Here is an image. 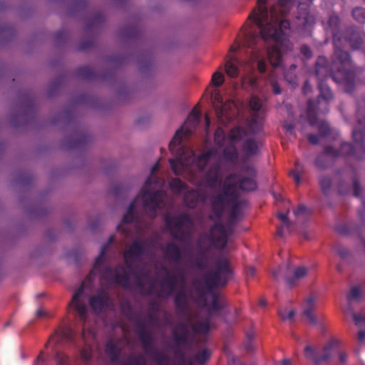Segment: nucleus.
I'll return each instance as SVG.
<instances>
[{
    "label": "nucleus",
    "mask_w": 365,
    "mask_h": 365,
    "mask_svg": "<svg viewBox=\"0 0 365 365\" xmlns=\"http://www.w3.org/2000/svg\"><path fill=\"white\" fill-rule=\"evenodd\" d=\"M237 175L230 173L225 177L220 192L210 196V207L214 216L220 220L223 216L227 207L231 206L228 215V224L215 222L208 232L202 233L196 243L197 252L192 259V264L199 270L208 267V254L212 248L223 250L227 245L228 237L234 232V225L242 217V210L248 206V201L240 199L237 185L229 181Z\"/></svg>",
    "instance_id": "f257e3e1"
},
{
    "label": "nucleus",
    "mask_w": 365,
    "mask_h": 365,
    "mask_svg": "<svg viewBox=\"0 0 365 365\" xmlns=\"http://www.w3.org/2000/svg\"><path fill=\"white\" fill-rule=\"evenodd\" d=\"M200 113L192 110L184 125L178 129L170 142L169 149L175 159H169L170 168L175 175H183L188 165L193 163L200 172H204L208 164L214 162L205 173V185L214 189L221 184V165L217 149L211 148L195 157L193 151L187 147L180 146L183 135L192 133L199 122Z\"/></svg>",
    "instance_id": "f03ea898"
},
{
    "label": "nucleus",
    "mask_w": 365,
    "mask_h": 365,
    "mask_svg": "<svg viewBox=\"0 0 365 365\" xmlns=\"http://www.w3.org/2000/svg\"><path fill=\"white\" fill-rule=\"evenodd\" d=\"M267 0H258L257 6L249 15L259 29V35L247 33L245 36V44L253 52L259 51V44L268 40L283 46L289 43L288 31L289 21L281 18L287 14L294 4V0H278L277 4L272 6L270 11L266 6Z\"/></svg>",
    "instance_id": "7ed1b4c3"
},
{
    "label": "nucleus",
    "mask_w": 365,
    "mask_h": 365,
    "mask_svg": "<svg viewBox=\"0 0 365 365\" xmlns=\"http://www.w3.org/2000/svg\"><path fill=\"white\" fill-rule=\"evenodd\" d=\"M315 74L318 82L331 78L338 83L346 85V91L354 90L356 74L353 70L352 61L349 52L341 48H334L331 66L324 56H319L315 63Z\"/></svg>",
    "instance_id": "20e7f679"
},
{
    "label": "nucleus",
    "mask_w": 365,
    "mask_h": 365,
    "mask_svg": "<svg viewBox=\"0 0 365 365\" xmlns=\"http://www.w3.org/2000/svg\"><path fill=\"white\" fill-rule=\"evenodd\" d=\"M356 115L358 125L352 131V137L356 146L346 142L342 143L339 149H336L331 145L326 146L324 152L318 155L315 160V165L317 167L321 169L327 168L329 165L328 157H331L333 159L344 157L353 158L356 160H359L361 158L360 151L365 153V115L359 109Z\"/></svg>",
    "instance_id": "39448f33"
},
{
    "label": "nucleus",
    "mask_w": 365,
    "mask_h": 365,
    "mask_svg": "<svg viewBox=\"0 0 365 365\" xmlns=\"http://www.w3.org/2000/svg\"><path fill=\"white\" fill-rule=\"evenodd\" d=\"M213 269L207 272L203 276L204 284L209 292L214 289L225 287L231 279L232 269L229 259L225 257L216 259ZM226 305L222 297L219 294L212 293V301L207 307L208 317L218 315L219 312Z\"/></svg>",
    "instance_id": "423d86ee"
},
{
    "label": "nucleus",
    "mask_w": 365,
    "mask_h": 365,
    "mask_svg": "<svg viewBox=\"0 0 365 365\" xmlns=\"http://www.w3.org/2000/svg\"><path fill=\"white\" fill-rule=\"evenodd\" d=\"M113 240L114 236H110L108 242L101 247V252L95 260L93 269L86 276V279L91 281L95 275V271H96L100 273L101 281H105L110 284H115L125 289H129L131 287L130 275L126 272L125 267L123 265L118 264L113 269L110 266L105 264V256L107 249Z\"/></svg>",
    "instance_id": "0eeeda50"
},
{
    "label": "nucleus",
    "mask_w": 365,
    "mask_h": 365,
    "mask_svg": "<svg viewBox=\"0 0 365 365\" xmlns=\"http://www.w3.org/2000/svg\"><path fill=\"white\" fill-rule=\"evenodd\" d=\"M160 168V164L157 162L150 170V175L145 182L144 186L140 190L144 209L148 212L150 217H156L157 210L164 207L166 193L162 190H153L163 185V180L155 175Z\"/></svg>",
    "instance_id": "6e6552de"
},
{
    "label": "nucleus",
    "mask_w": 365,
    "mask_h": 365,
    "mask_svg": "<svg viewBox=\"0 0 365 365\" xmlns=\"http://www.w3.org/2000/svg\"><path fill=\"white\" fill-rule=\"evenodd\" d=\"M328 26L332 34L334 48H341L343 41L350 43L354 49H358L363 43V38L358 31L353 27L346 29L345 36L340 29V19L336 14H331L328 21Z\"/></svg>",
    "instance_id": "1a4fd4ad"
},
{
    "label": "nucleus",
    "mask_w": 365,
    "mask_h": 365,
    "mask_svg": "<svg viewBox=\"0 0 365 365\" xmlns=\"http://www.w3.org/2000/svg\"><path fill=\"white\" fill-rule=\"evenodd\" d=\"M164 223L173 239L182 241L185 238L183 227H192V220L186 212H182L178 215L166 214L164 216Z\"/></svg>",
    "instance_id": "9d476101"
},
{
    "label": "nucleus",
    "mask_w": 365,
    "mask_h": 365,
    "mask_svg": "<svg viewBox=\"0 0 365 365\" xmlns=\"http://www.w3.org/2000/svg\"><path fill=\"white\" fill-rule=\"evenodd\" d=\"M307 271L305 267L292 268L291 264L287 262L286 265L279 266L273 270L272 276L276 280L283 278L289 287H293L298 284L300 279L307 276Z\"/></svg>",
    "instance_id": "9b49d317"
},
{
    "label": "nucleus",
    "mask_w": 365,
    "mask_h": 365,
    "mask_svg": "<svg viewBox=\"0 0 365 365\" xmlns=\"http://www.w3.org/2000/svg\"><path fill=\"white\" fill-rule=\"evenodd\" d=\"M337 351L338 341L335 339L330 340L320 351H315L310 346L304 348L306 358L312 360L314 365H328L334 353Z\"/></svg>",
    "instance_id": "f8f14e48"
},
{
    "label": "nucleus",
    "mask_w": 365,
    "mask_h": 365,
    "mask_svg": "<svg viewBox=\"0 0 365 365\" xmlns=\"http://www.w3.org/2000/svg\"><path fill=\"white\" fill-rule=\"evenodd\" d=\"M145 252V247L141 240H135L123 252V259L126 268L133 270L134 263L140 260Z\"/></svg>",
    "instance_id": "ddd939ff"
},
{
    "label": "nucleus",
    "mask_w": 365,
    "mask_h": 365,
    "mask_svg": "<svg viewBox=\"0 0 365 365\" xmlns=\"http://www.w3.org/2000/svg\"><path fill=\"white\" fill-rule=\"evenodd\" d=\"M307 118L311 126H318L319 135L322 137H326L330 134V128L327 122H318L317 105L314 100H309L307 108Z\"/></svg>",
    "instance_id": "4468645a"
},
{
    "label": "nucleus",
    "mask_w": 365,
    "mask_h": 365,
    "mask_svg": "<svg viewBox=\"0 0 365 365\" xmlns=\"http://www.w3.org/2000/svg\"><path fill=\"white\" fill-rule=\"evenodd\" d=\"M174 304L178 317L180 319H188L190 322V313L187 293L185 289L177 292L174 297Z\"/></svg>",
    "instance_id": "2eb2a0df"
},
{
    "label": "nucleus",
    "mask_w": 365,
    "mask_h": 365,
    "mask_svg": "<svg viewBox=\"0 0 365 365\" xmlns=\"http://www.w3.org/2000/svg\"><path fill=\"white\" fill-rule=\"evenodd\" d=\"M84 289L85 285L84 283L82 282L81 286L73 294L72 299L68 304L70 307H73L75 309L80 319L83 321H85L87 317V307L82 299Z\"/></svg>",
    "instance_id": "dca6fc26"
},
{
    "label": "nucleus",
    "mask_w": 365,
    "mask_h": 365,
    "mask_svg": "<svg viewBox=\"0 0 365 365\" xmlns=\"http://www.w3.org/2000/svg\"><path fill=\"white\" fill-rule=\"evenodd\" d=\"M74 332L69 327H62L58 328L55 333L51 335L48 341L46 343L45 347L47 348L48 344L51 341L56 344H61L66 342H73Z\"/></svg>",
    "instance_id": "f3484780"
},
{
    "label": "nucleus",
    "mask_w": 365,
    "mask_h": 365,
    "mask_svg": "<svg viewBox=\"0 0 365 365\" xmlns=\"http://www.w3.org/2000/svg\"><path fill=\"white\" fill-rule=\"evenodd\" d=\"M110 302L108 294L103 289H99L96 295L89 299V305L96 312H101Z\"/></svg>",
    "instance_id": "a211bd4d"
},
{
    "label": "nucleus",
    "mask_w": 365,
    "mask_h": 365,
    "mask_svg": "<svg viewBox=\"0 0 365 365\" xmlns=\"http://www.w3.org/2000/svg\"><path fill=\"white\" fill-rule=\"evenodd\" d=\"M186 322H180L177 324L175 329L173 331V336L175 342L178 345L187 346L189 344V321L185 319Z\"/></svg>",
    "instance_id": "6ab92c4d"
},
{
    "label": "nucleus",
    "mask_w": 365,
    "mask_h": 365,
    "mask_svg": "<svg viewBox=\"0 0 365 365\" xmlns=\"http://www.w3.org/2000/svg\"><path fill=\"white\" fill-rule=\"evenodd\" d=\"M235 174L237 177L231 179L229 182L235 183L237 190L240 189L244 192H252L257 189L256 176H240L239 174Z\"/></svg>",
    "instance_id": "aec40b11"
},
{
    "label": "nucleus",
    "mask_w": 365,
    "mask_h": 365,
    "mask_svg": "<svg viewBox=\"0 0 365 365\" xmlns=\"http://www.w3.org/2000/svg\"><path fill=\"white\" fill-rule=\"evenodd\" d=\"M207 200L205 193L200 190L192 189L184 195L185 205L191 209L195 208L199 202H205Z\"/></svg>",
    "instance_id": "412c9836"
},
{
    "label": "nucleus",
    "mask_w": 365,
    "mask_h": 365,
    "mask_svg": "<svg viewBox=\"0 0 365 365\" xmlns=\"http://www.w3.org/2000/svg\"><path fill=\"white\" fill-rule=\"evenodd\" d=\"M138 336L141 341L143 349L145 353H151L155 348L154 338L153 334L147 330V329H139L138 330Z\"/></svg>",
    "instance_id": "4be33fe9"
},
{
    "label": "nucleus",
    "mask_w": 365,
    "mask_h": 365,
    "mask_svg": "<svg viewBox=\"0 0 365 365\" xmlns=\"http://www.w3.org/2000/svg\"><path fill=\"white\" fill-rule=\"evenodd\" d=\"M276 44L275 46L269 47L267 50V58L273 67H278L282 63V52L279 47L282 48H287L288 47V43L284 44L283 46L277 43Z\"/></svg>",
    "instance_id": "5701e85b"
},
{
    "label": "nucleus",
    "mask_w": 365,
    "mask_h": 365,
    "mask_svg": "<svg viewBox=\"0 0 365 365\" xmlns=\"http://www.w3.org/2000/svg\"><path fill=\"white\" fill-rule=\"evenodd\" d=\"M163 252L168 259L175 263H178L181 260L180 248L173 242H168L164 247Z\"/></svg>",
    "instance_id": "b1692460"
},
{
    "label": "nucleus",
    "mask_w": 365,
    "mask_h": 365,
    "mask_svg": "<svg viewBox=\"0 0 365 365\" xmlns=\"http://www.w3.org/2000/svg\"><path fill=\"white\" fill-rule=\"evenodd\" d=\"M91 136L85 133H76L65 141V145L68 149L78 148L90 141Z\"/></svg>",
    "instance_id": "393cba45"
},
{
    "label": "nucleus",
    "mask_w": 365,
    "mask_h": 365,
    "mask_svg": "<svg viewBox=\"0 0 365 365\" xmlns=\"http://www.w3.org/2000/svg\"><path fill=\"white\" fill-rule=\"evenodd\" d=\"M177 282V278L175 275L168 274L166 278L160 282L162 294H158V296H163V294L166 297L170 296L175 289Z\"/></svg>",
    "instance_id": "a878e982"
},
{
    "label": "nucleus",
    "mask_w": 365,
    "mask_h": 365,
    "mask_svg": "<svg viewBox=\"0 0 365 365\" xmlns=\"http://www.w3.org/2000/svg\"><path fill=\"white\" fill-rule=\"evenodd\" d=\"M135 277V284L137 287V288L139 289L140 292L143 295L150 296L153 292L154 286L153 284L151 285L150 289L147 291H145V284L143 279L140 278V276H143L145 277H148V273L145 272L144 273L142 270H137L136 269L133 268V270H129Z\"/></svg>",
    "instance_id": "bb28decb"
},
{
    "label": "nucleus",
    "mask_w": 365,
    "mask_h": 365,
    "mask_svg": "<svg viewBox=\"0 0 365 365\" xmlns=\"http://www.w3.org/2000/svg\"><path fill=\"white\" fill-rule=\"evenodd\" d=\"M315 308V299L313 297H309L307 299L305 306L303 310V316L306 317L308 322L313 325L317 324V320L316 317L313 314V311Z\"/></svg>",
    "instance_id": "cd10ccee"
},
{
    "label": "nucleus",
    "mask_w": 365,
    "mask_h": 365,
    "mask_svg": "<svg viewBox=\"0 0 365 365\" xmlns=\"http://www.w3.org/2000/svg\"><path fill=\"white\" fill-rule=\"evenodd\" d=\"M105 352L108 356L110 361L115 363L120 359L121 349L113 340H108L106 344Z\"/></svg>",
    "instance_id": "c85d7f7f"
},
{
    "label": "nucleus",
    "mask_w": 365,
    "mask_h": 365,
    "mask_svg": "<svg viewBox=\"0 0 365 365\" xmlns=\"http://www.w3.org/2000/svg\"><path fill=\"white\" fill-rule=\"evenodd\" d=\"M245 155L242 158L243 162H247L250 157H252L257 154L258 146L256 141L252 138L247 139L242 145Z\"/></svg>",
    "instance_id": "c756f323"
},
{
    "label": "nucleus",
    "mask_w": 365,
    "mask_h": 365,
    "mask_svg": "<svg viewBox=\"0 0 365 365\" xmlns=\"http://www.w3.org/2000/svg\"><path fill=\"white\" fill-rule=\"evenodd\" d=\"M318 88L319 90V99H323L325 101L326 107H327L329 101L333 98V93L326 82H318ZM328 111L327 108L322 110L324 113Z\"/></svg>",
    "instance_id": "7c9ffc66"
},
{
    "label": "nucleus",
    "mask_w": 365,
    "mask_h": 365,
    "mask_svg": "<svg viewBox=\"0 0 365 365\" xmlns=\"http://www.w3.org/2000/svg\"><path fill=\"white\" fill-rule=\"evenodd\" d=\"M210 319L211 317H208V318L204 322L192 323V318L190 317L189 327L192 329L195 334H207L210 330Z\"/></svg>",
    "instance_id": "2f4dec72"
},
{
    "label": "nucleus",
    "mask_w": 365,
    "mask_h": 365,
    "mask_svg": "<svg viewBox=\"0 0 365 365\" xmlns=\"http://www.w3.org/2000/svg\"><path fill=\"white\" fill-rule=\"evenodd\" d=\"M137 200H133L129 205L126 212L124 214L122 223L123 224H128L133 222L138 221V216L135 213V210L136 209Z\"/></svg>",
    "instance_id": "473e14b6"
},
{
    "label": "nucleus",
    "mask_w": 365,
    "mask_h": 365,
    "mask_svg": "<svg viewBox=\"0 0 365 365\" xmlns=\"http://www.w3.org/2000/svg\"><path fill=\"white\" fill-rule=\"evenodd\" d=\"M247 135L246 130L242 127H235L230 131L229 138L231 142L237 143Z\"/></svg>",
    "instance_id": "72a5a7b5"
},
{
    "label": "nucleus",
    "mask_w": 365,
    "mask_h": 365,
    "mask_svg": "<svg viewBox=\"0 0 365 365\" xmlns=\"http://www.w3.org/2000/svg\"><path fill=\"white\" fill-rule=\"evenodd\" d=\"M78 77L83 79L91 80L97 77L96 73L89 66H81L76 71Z\"/></svg>",
    "instance_id": "f704fd0d"
},
{
    "label": "nucleus",
    "mask_w": 365,
    "mask_h": 365,
    "mask_svg": "<svg viewBox=\"0 0 365 365\" xmlns=\"http://www.w3.org/2000/svg\"><path fill=\"white\" fill-rule=\"evenodd\" d=\"M153 356V360L158 364V365H168V361L169 358L168 355L158 351L156 349H153L151 353H147Z\"/></svg>",
    "instance_id": "c9c22d12"
},
{
    "label": "nucleus",
    "mask_w": 365,
    "mask_h": 365,
    "mask_svg": "<svg viewBox=\"0 0 365 365\" xmlns=\"http://www.w3.org/2000/svg\"><path fill=\"white\" fill-rule=\"evenodd\" d=\"M225 73L229 77L235 78L239 76L240 70L234 61H228L225 63Z\"/></svg>",
    "instance_id": "e433bc0d"
},
{
    "label": "nucleus",
    "mask_w": 365,
    "mask_h": 365,
    "mask_svg": "<svg viewBox=\"0 0 365 365\" xmlns=\"http://www.w3.org/2000/svg\"><path fill=\"white\" fill-rule=\"evenodd\" d=\"M81 358L84 364H88L93 358V348L89 344H85L81 350Z\"/></svg>",
    "instance_id": "4c0bfd02"
},
{
    "label": "nucleus",
    "mask_w": 365,
    "mask_h": 365,
    "mask_svg": "<svg viewBox=\"0 0 365 365\" xmlns=\"http://www.w3.org/2000/svg\"><path fill=\"white\" fill-rule=\"evenodd\" d=\"M121 365H146V361L142 354L131 355Z\"/></svg>",
    "instance_id": "58836bf2"
},
{
    "label": "nucleus",
    "mask_w": 365,
    "mask_h": 365,
    "mask_svg": "<svg viewBox=\"0 0 365 365\" xmlns=\"http://www.w3.org/2000/svg\"><path fill=\"white\" fill-rule=\"evenodd\" d=\"M169 186L174 192L180 193L186 188L187 185L179 178H172Z\"/></svg>",
    "instance_id": "ea45409f"
},
{
    "label": "nucleus",
    "mask_w": 365,
    "mask_h": 365,
    "mask_svg": "<svg viewBox=\"0 0 365 365\" xmlns=\"http://www.w3.org/2000/svg\"><path fill=\"white\" fill-rule=\"evenodd\" d=\"M320 187L324 195H328L331 187V179L327 175L322 176L319 180Z\"/></svg>",
    "instance_id": "a19ab883"
},
{
    "label": "nucleus",
    "mask_w": 365,
    "mask_h": 365,
    "mask_svg": "<svg viewBox=\"0 0 365 365\" xmlns=\"http://www.w3.org/2000/svg\"><path fill=\"white\" fill-rule=\"evenodd\" d=\"M295 168L294 170L290 172V175H292L296 182L297 185L300 183V175L304 172V166L299 161L295 162Z\"/></svg>",
    "instance_id": "79ce46f5"
},
{
    "label": "nucleus",
    "mask_w": 365,
    "mask_h": 365,
    "mask_svg": "<svg viewBox=\"0 0 365 365\" xmlns=\"http://www.w3.org/2000/svg\"><path fill=\"white\" fill-rule=\"evenodd\" d=\"M210 356L211 352L208 349H205L201 351L197 352L195 355L194 359L198 364H204L210 359Z\"/></svg>",
    "instance_id": "37998d69"
},
{
    "label": "nucleus",
    "mask_w": 365,
    "mask_h": 365,
    "mask_svg": "<svg viewBox=\"0 0 365 365\" xmlns=\"http://www.w3.org/2000/svg\"><path fill=\"white\" fill-rule=\"evenodd\" d=\"M225 140V133L224 130L218 127L215 131L214 134V141L216 145L218 146H222L224 145Z\"/></svg>",
    "instance_id": "c03bdc74"
},
{
    "label": "nucleus",
    "mask_w": 365,
    "mask_h": 365,
    "mask_svg": "<svg viewBox=\"0 0 365 365\" xmlns=\"http://www.w3.org/2000/svg\"><path fill=\"white\" fill-rule=\"evenodd\" d=\"M255 339V333L252 330H250L246 333V341H245L244 346L245 349L248 351H252L255 349V346L252 344V341Z\"/></svg>",
    "instance_id": "a18cd8bd"
},
{
    "label": "nucleus",
    "mask_w": 365,
    "mask_h": 365,
    "mask_svg": "<svg viewBox=\"0 0 365 365\" xmlns=\"http://www.w3.org/2000/svg\"><path fill=\"white\" fill-rule=\"evenodd\" d=\"M352 16L360 24L365 23V9L361 7H356L352 10Z\"/></svg>",
    "instance_id": "49530a36"
},
{
    "label": "nucleus",
    "mask_w": 365,
    "mask_h": 365,
    "mask_svg": "<svg viewBox=\"0 0 365 365\" xmlns=\"http://www.w3.org/2000/svg\"><path fill=\"white\" fill-rule=\"evenodd\" d=\"M140 35V30L136 26H130L125 29L123 36L127 38H135Z\"/></svg>",
    "instance_id": "de8ad7c7"
},
{
    "label": "nucleus",
    "mask_w": 365,
    "mask_h": 365,
    "mask_svg": "<svg viewBox=\"0 0 365 365\" xmlns=\"http://www.w3.org/2000/svg\"><path fill=\"white\" fill-rule=\"evenodd\" d=\"M222 153L224 158L227 161H233L237 158V153L235 148H225Z\"/></svg>",
    "instance_id": "09e8293b"
},
{
    "label": "nucleus",
    "mask_w": 365,
    "mask_h": 365,
    "mask_svg": "<svg viewBox=\"0 0 365 365\" xmlns=\"http://www.w3.org/2000/svg\"><path fill=\"white\" fill-rule=\"evenodd\" d=\"M249 104L251 110L259 111L262 108V101L259 97L253 96L251 97Z\"/></svg>",
    "instance_id": "8fccbe9b"
},
{
    "label": "nucleus",
    "mask_w": 365,
    "mask_h": 365,
    "mask_svg": "<svg viewBox=\"0 0 365 365\" xmlns=\"http://www.w3.org/2000/svg\"><path fill=\"white\" fill-rule=\"evenodd\" d=\"M56 365H71L69 357L62 352L58 351L55 355Z\"/></svg>",
    "instance_id": "3c124183"
},
{
    "label": "nucleus",
    "mask_w": 365,
    "mask_h": 365,
    "mask_svg": "<svg viewBox=\"0 0 365 365\" xmlns=\"http://www.w3.org/2000/svg\"><path fill=\"white\" fill-rule=\"evenodd\" d=\"M278 314L283 321L291 320L294 316V311L292 309H280L278 311Z\"/></svg>",
    "instance_id": "603ef678"
},
{
    "label": "nucleus",
    "mask_w": 365,
    "mask_h": 365,
    "mask_svg": "<svg viewBox=\"0 0 365 365\" xmlns=\"http://www.w3.org/2000/svg\"><path fill=\"white\" fill-rule=\"evenodd\" d=\"M361 295L359 287H354L351 289L349 294L346 296V299L350 304L351 301L358 299Z\"/></svg>",
    "instance_id": "864d4df0"
},
{
    "label": "nucleus",
    "mask_w": 365,
    "mask_h": 365,
    "mask_svg": "<svg viewBox=\"0 0 365 365\" xmlns=\"http://www.w3.org/2000/svg\"><path fill=\"white\" fill-rule=\"evenodd\" d=\"M174 356L177 363L187 364V359L185 353L180 348H175L174 349Z\"/></svg>",
    "instance_id": "5fc2aeb1"
},
{
    "label": "nucleus",
    "mask_w": 365,
    "mask_h": 365,
    "mask_svg": "<svg viewBox=\"0 0 365 365\" xmlns=\"http://www.w3.org/2000/svg\"><path fill=\"white\" fill-rule=\"evenodd\" d=\"M211 81L215 86L219 87L224 82V76L222 73L216 71L212 74Z\"/></svg>",
    "instance_id": "6e6d98bb"
},
{
    "label": "nucleus",
    "mask_w": 365,
    "mask_h": 365,
    "mask_svg": "<svg viewBox=\"0 0 365 365\" xmlns=\"http://www.w3.org/2000/svg\"><path fill=\"white\" fill-rule=\"evenodd\" d=\"M244 164L241 167V172L247 175V176H257V172L252 165Z\"/></svg>",
    "instance_id": "4d7b16f0"
},
{
    "label": "nucleus",
    "mask_w": 365,
    "mask_h": 365,
    "mask_svg": "<svg viewBox=\"0 0 365 365\" xmlns=\"http://www.w3.org/2000/svg\"><path fill=\"white\" fill-rule=\"evenodd\" d=\"M246 81H247V83L249 85V86L253 91H257L259 89V83H258L259 78L257 76H251L248 77Z\"/></svg>",
    "instance_id": "13d9d810"
},
{
    "label": "nucleus",
    "mask_w": 365,
    "mask_h": 365,
    "mask_svg": "<svg viewBox=\"0 0 365 365\" xmlns=\"http://www.w3.org/2000/svg\"><path fill=\"white\" fill-rule=\"evenodd\" d=\"M354 195L356 197H361V187L356 177L353 179Z\"/></svg>",
    "instance_id": "bf43d9fd"
},
{
    "label": "nucleus",
    "mask_w": 365,
    "mask_h": 365,
    "mask_svg": "<svg viewBox=\"0 0 365 365\" xmlns=\"http://www.w3.org/2000/svg\"><path fill=\"white\" fill-rule=\"evenodd\" d=\"M300 53L307 59L312 56V51L309 46L305 44L300 47Z\"/></svg>",
    "instance_id": "052dcab7"
},
{
    "label": "nucleus",
    "mask_w": 365,
    "mask_h": 365,
    "mask_svg": "<svg viewBox=\"0 0 365 365\" xmlns=\"http://www.w3.org/2000/svg\"><path fill=\"white\" fill-rule=\"evenodd\" d=\"M215 113L217 118L220 120H222V118L225 116V112L224 109V106L222 105V102H220V105L216 106L215 107Z\"/></svg>",
    "instance_id": "680f3d73"
},
{
    "label": "nucleus",
    "mask_w": 365,
    "mask_h": 365,
    "mask_svg": "<svg viewBox=\"0 0 365 365\" xmlns=\"http://www.w3.org/2000/svg\"><path fill=\"white\" fill-rule=\"evenodd\" d=\"M250 127L254 133H259L262 129L261 125L257 121L256 119L252 120L250 124Z\"/></svg>",
    "instance_id": "e2e57ef3"
},
{
    "label": "nucleus",
    "mask_w": 365,
    "mask_h": 365,
    "mask_svg": "<svg viewBox=\"0 0 365 365\" xmlns=\"http://www.w3.org/2000/svg\"><path fill=\"white\" fill-rule=\"evenodd\" d=\"M67 37V34L65 31H58L55 34V40L56 42L63 41Z\"/></svg>",
    "instance_id": "0e129e2a"
},
{
    "label": "nucleus",
    "mask_w": 365,
    "mask_h": 365,
    "mask_svg": "<svg viewBox=\"0 0 365 365\" xmlns=\"http://www.w3.org/2000/svg\"><path fill=\"white\" fill-rule=\"evenodd\" d=\"M277 217L284 223V226L288 227L290 225V222L288 219V212L286 213H278Z\"/></svg>",
    "instance_id": "69168bd1"
},
{
    "label": "nucleus",
    "mask_w": 365,
    "mask_h": 365,
    "mask_svg": "<svg viewBox=\"0 0 365 365\" xmlns=\"http://www.w3.org/2000/svg\"><path fill=\"white\" fill-rule=\"evenodd\" d=\"M93 46V41L87 40L81 42L79 45V50L84 51L91 48Z\"/></svg>",
    "instance_id": "338daca9"
},
{
    "label": "nucleus",
    "mask_w": 365,
    "mask_h": 365,
    "mask_svg": "<svg viewBox=\"0 0 365 365\" xmlns=\"http://www.w3.org/2000/svg\"><path fill=\"white\" fill-rule=\"evenodd\" d=\"M337 254L342 258V259H346L349 257V251L347 248L344 247H339L338 249H337Z\"/></svg>",
    "instance_id": "774afa93"
}]
</instances>
